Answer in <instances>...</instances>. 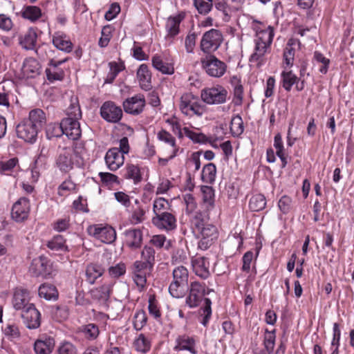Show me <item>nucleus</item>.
Here are the masks:
<instances>
[{
  "mask_svg": "<svg viewBox=\"0 0 354 354\" xmlns=\"http://www.w3.org/2000/svg\"><path fill=\"white\" fill-rule=\"evenodd\" d=\"M210 216L205 213L195 212L191 218L192 231L198 239V248L207 250L218 237V231L215 225L209 223Z\"/></svg>",
  "mask_w": 354,
  "mask_h": 354,
  "instance_id": "nucleus-1",
  "label": "nucleus"
},
{
  "mask_svg": "<svg viewBox=\"0 0 354 354\" xmlns=\"http://www.w3.org/2000/svg\"><path fill=\"white\" fill-rule=\"evenodd\" d=\"M172 281L169 286L170 295L176 299L183 298L187 292L189 272L183 266H176L172 272Z\"/></svg>",
  "mask_w": 354,
  "mask_h": 354,
  "instance_id": "nucleus-2",
  "label": "nucleus"
},
{
  "mask_svg": "<svg viewBox=\"0 0 354 354\" xmlns=\"http://www.w3.org/2000/svg\"><path fill=\"white\" fill-rule=\"evenodd\" d=\"M179 108L183 115L189 118L201 117L204 113V106L200 99L192 93H185L181 96Z\"/></svg>",
  "mask_w": 354,
  "mask_h": 354,
  "instance_id": "nucleus-3",
  "label": "nucleus"
},
{
  "mask_svg": "<svg viewBox=\"0 0 354 354\" xmlns=\"http://www.w3.org/2000/svg\"><path fill=\"white\" fill-rule=\"evenodd\" d=\"M56 166L63 173L71 171L74 166L81 167L83 160L80 155L70 149H63L56 158Z\"/></svg>",
  "mask_w": 354,
  "mask_h": 354,
  "instance_id": "nucleus-4",
  "label": "nucleus"
},
{
  "mask_svg": "<svg viewBox=\"0 0 354 354\" xmlns=\"http://www.w3.org/2000/svg\"><path fill=\"white\" fill-rule=\"evenodd\" d=\"M39 50L44 51L47 57H49L48 67L46 68L47 80L50 82L62 80L64 77V71L60 68V66L66 62L68 58L59 60L50 58L51 54L54 53V50L48 46L43 47Z\"/></svg>",
  "mask_w": 354,
  "mask_h": 354,
  "instance_id": "nucleus-5",
  "label": "nucleus"
},
{
  "mask_svg": "<svg viewBox=\"0 0 354 354\" xmlns=\"http://www.w3.org/2000/svg\"><path fill=\"white\" fill-rule=\"evenodd\" d=\"M187 292L185 304L189 308H195L200 306L205 296L209 295V290L204 283L194 281L189 283Z\"/></svg>",
  "mask_w": 354,
  "mask_h": 354,
  "instance_id": "nucleus-6",
  "label": "nucleus"
},
{
  "mask_svg": "<svg viewBox=\"0 0 354 354\" xmlns=\"http://www.w3.org/2000/svg\"><path fill=\"white\" fill-rule=\"evenodd\" d=\"M223 40V35L219 30L212 28L206 31L200 42L201 50L208 55L218 50Z\"/></svg>",
  "mask_w": 354,
  "mask_h": 354,
  "instance_id": "nucleus-7",
  "label": "nucleus"
},
{
  "mask_svg": "<svg viewBox=\"0 0 354 354\" xmlns=\"http://www.w3.org/2000/svg\"><path fill=\"white\" fill-rule=\"evenodd\" d=\"M227 91L221 85L203 88L201 97L203 102L209 105L221 104L226 102Z\"/></svg>",
  "mask_w": 354,
  "mask_h": 354,
  "instance_id": "nucleus-8",
  "label": "nucleus"
},
{
  "mask_svg": "<svg viewBox=\"0 0 354 354\" xmlns=\"http://www.w3.org/2000/svg\"><path fill=\"white\" fill-rule=\"evenodd\" d=\"M54 129L56 131L55 136L64 134L68 139L72 140H78L82 135L79 120L71 118L62 119L59 126H55Z\"/></svg>",
  "mask_w": 354,
  "mask_h": 354,
  "instance_id": "nucleus-9",
  "label": "nucleus"
},
{
  "mask_svg": "<svg viewBox=\"0 0 354 354\" xmlns=\"http://www.w3.org/2000/svg\"><path fill=\"white\" fill-rule=\"evenodd\" d=\"M202 68L212 77H221L227 71L226 64L214 55H207L201 60Z\"/></svg>",
  "mask_w": 354,
  "mask_h": 354,
  "instance_id": "nucleus-10",
  "label": "nucleus"
},
{
  "mask_svg": "<svg viewBox=\"0 0 354 354\" xmlns=\"http://www.w3.org/2000/svg\"><path fill=\"white\" fill-rule=\"evenodd\" d=\"M87 231L89 235L106 244H111L116 239L115 230L109 225H93L88 227Z\"/></svg>",
  "mask_w": 354,
  "mask_h": 354,
  "instance_id": "nucleus-11",
  "label": "nucleus"
},
{
  "mask_svg": "<svg viewBox=\"0 0 354 354\" xmlns=\"http://www.w3.org/2000/svg\"><path fill=\"white\" fill-rule=\"evenodd\" d=\"M122 110L114 102L106 101L100 107V115L106 122L117 123L122 118Z\"/></svg>",
  "mask_w": 354,
  "mask_h": 354,
  "instance_id": "nucleus-12",
  "label": "nucleus"
},
{
  "mask_svg": "<svg viewBox=\"0 0 354 354\" xmlns=\"http://www.w3.org/2000/svg\"><path fill=\"white\" fill-rule=\"evenodd\" d=\"M25 119L16 127L17 137L26 142L33 144L37 141L39 131L35 127Z\"/></svg>",
  "mask_w": 354,
  "mask_h": 354,
  "instance_id": "nucleus-13",
  "label": "nucleus"
},
{
  "mask_svg": "<svg viewBox=\"0 0 354 354\" xmlns=\"http://www.w3.org/2000/svg\"><path fill=\"white\" fill-rule=\"evenodd\" d=\"M52 270L50 261L43 256L34 259L29 268L32 275L44 278L49 277L51 274Z\"/></svg>",
  "mask_w": 354,
  "mask_h": 354,
  "instance_id": "nucleus-14",
  "label": "nucleus"
},
{
  "mask_svg": "<svg viewBox=\"0 0 354 354\" xmlns=\"http://www.w3.org/2000/svg\"><path fill=\"white\" fill-rule=\"evenodd\" d=\"M151 223L159 230L167 232L175 230L177 227L176 218L171 212L153 216Z\"/></svg>",
  "mask_w": 354,
  "mask_h": 354,
  "instance_id": "nucleus-15",
  "label": "nucleus"
},
{
  "mask_svg": "<svg viewBox=\"0 0 354 354\" xmlns=\"http://www.w3.org/2000/svg\"><path fill=\"white\" fill-rule=\"evenodd\" d=\"M30 210V201L26 197H21L12 207L11 217L15 221L21 223L28 218Z\"/></svg>",
  "mask_w": 354,
  "mask_h": 354,
  "instance_id": "nucleus-16",
  "label": "nucleus"
},
{
  "mask_svg": "<svg viewBox=\"0 0 354 354\" xmlns=\"http://www.w3.org/2000/svg\"><path fill=\"white\" fill-rule=\"evenodd\" d=\"M152 268L136 261L132 265V279L140 290H142L147 284V277L152 271Z\"/></svg>",
  "mask_w": 354,
  "mask_h": 354,
  "instance_id": "nucleus-17",
  "label": "nucleus"
},
{
  "mask_svg": "<svg viewBox=\"0 0 354 354\" xmlns=\"http://www.w3.org/2000/svg\"><path fill=\"white\" fill-rule=\"evenodd\" d=\"M122 106L127 113L138 115L143 111L145 106V97L138 94L128 97L123 102Z\"/></svg>",
  "mask_w": 354,
  "mask_h": 354,
  "instance_id": "nucleus-18",
  "label": "nucleus"
},
{
  "mask_svg": "<svg viewBox=\"0 0 354 354\" xmlns=\"http://www.w3.org/2000/svg\"><path fill=\"white\" fill-rule=\"evenodd\" d=\"M21 317L24 324L29 329L38 328L41 325V313L33 304L28 305L22 311Z\"/></svg>",
  "mask_w": 354,
  "mask_h": 354,
  "instance_id": "nucleus-19",
  "label": "nucleus"
},
{
  "mask_svg": "<svg viewBox=\"0 0 354 354\" xmlns=\"http://www.w3.org/2000/svg\"><path fill=\"white\" fill-rule=\"evenodd\" d=\"M112 290V284L104 283L91 289L88 292L92 301L100 306H105L109 301Z\"/></svg>",
  "mask_w": 354,
  "mask_h": 354,
  "instance_id": "nucleus-20",
  "label": "nucleus"
},
{
  "mask_svg": "<svg viewBox=\"0 0 354 354\" xmlns=\"http://www.w3.org/2000/svg\"><path fill=\"white\" fill-rule=\"evenodd\" d=\"M201 192L203 200L201 209L196 212L205 213L210 216L215 208L214 189L210 186L204 185L201 187Z\"/></svg>",
  "mask_w": 354,
  "mask_h": 354,
  "instance_id": "nucleus-21",
  "label": "nucleus"
},
{
  "mask_svg": "<svg viewBox=\"0 0 354 354\" xmlns=\"http://www.w3.org/2000/svg\"><path fill=\"white\" fill-rule=\"evenodd\" d=\"M186 14L184 11L178 12L175 15H170L166 20L165 30L167 37L174 38L180 32V26L185 19Z\"/></svg>",
  "mask_w": 354,
  "mask_h": 354,
  "instance_id": "nucleus-22",
  "label": "nucleus"
},
{
  "mask_svg": "<svg viewBox=\"0 0 354 354\" xmlns=\"http://www.w3.org/2000/svg\"><path fill=\"white\" fill-rule=\"evenodd\" d=\"M175 351H186L191 354H197L196 339L192 336L187 335H179L176 339V345L174 347Z\"/></svg>",
  "mask_w": 354,
  "mask_h": 354,
  "instance_id": "nucleus-23",
  "label": "nucleus"
},
{
  "mask_svg": "<svg viewBox=\"0 0 354 354\" xmlns=\"http://www.w3.org/2000/svg\"><path fill=\"white\" fill-rule=\"evenodd\" d=\"M254 24H257L258 25H253V28L256 32L257 38L255 39V41L258 43H262L263 44H266L268 46H270L273 38L274 36V31L273 27L268 26L264 29H261L259 25L261 24L258 21H254Z\"/></svg>",
  "mask_w": 354,
  "mask_h": 354,
  "instance_id": "nucleus-24",
  "label": "nucleus"
},
{
  "mask_svg": "<svg viewBox=\"0 0 354 354\" xmlns=\"http://www.w3.org/2000/svg\"><path fill=\"white\" fill-rule=\"evenodd\" d=\"M104 160L108 169L114 171L123 165L124 158L118 147H113L108 150Z\"/></svg>",
  "mask_w": 354,
  "mask_h": 354,
  "instance_id": "nucleus-25",
  "label": "nucleus"
},
{
  "mask_svg": "<svg viewBox=\"0 0 354 354\" xmlns=\"http://www.w3.org/2000/svg\"><path fill=\"white\" fill-rule=\"evenodd\" d=\"M52 43L59 50L69 53L73 50V44L66 33L57 31L52 35Z\"/></svg>",
  "mask_w": 354,
  "mask_h": 354,
  "instance_id": "nucleus-26",
  "label": "nucleus"
},
{
  "mask_svg": "<svg viewBox=\"0 0 354 354\" xmlns=\"http://www.w3.org/2000/svg\"><path fill=\"white\" fill-rule=\"evenodd\" d=\"M193 271L199 277L206 279L210 275L209 270V263L207 258L195 256L192 259Z\"/></svg>",
  "mask_w": 354,
  "mask_h": 354,
  "instance_id": "nucleus-27",
  "label": "nucleus"
},
{
  "mask_svg": "<svg viewBox=\"0 0 354 354\" xmlns=\"http://www.w3.org/2000/svg\"><path fill=\"white\" fill-rule=\"evenodd\" d=\"M41 66L39 62L33 57H28L24 59L21 68V73L24 78H35L40 74Z\"/></svg>",
  "mask_w": 354,
  "mask_h": 354,
  "instance_id": "nucleus-28",
  "label": "nucleus"
},
{
  "mask_svg": "<svg viewBox=\"0 0 354 354\" xmlns=\"http://www.w3.org/2000/svg\"><path fill=\"white\" fill-rule=\"evenodd\" d=\"M124 241L131 249L140 247L142 241V232L140 229L131 228L126 230L124 233Z\"/></svg>",
  "mask_w": 354,
  "mask_h": 354,
  "instance_id": "nucleus-29",
  "label": "nucleus"
},
{
  "mask_svg": "<svg viewBox=\"0 0 354 354\" xmlns=\"http://www.w3.org/2000/svg\"><path fill=\"white\" fill-rule=\"evenodd\" d=\"M156 137L158 141L171 147L170 158H174L178 155L180 147L176 144V138L169 131L165 129H161L157 133Z\"/></svg>",
  "mask_w": 354,
  "mask_h": 354,
  "instance_id": "nucleus-30",
  "label": "nucleus"
},
{
  "mask_svg": "<svg viewBox=\"0 0 354 354\" xmlns=\"http://www.w3.org/2000/svg\"><path fill=\"white\" fill-rule=\"evenodd\" d=\"M54 346V338L50 336L43 335L35 341L34 350L36 354H50Z\"/></svg>",
  "mask_w": 354,
  "mask_h": 354,
  "instance_id": "nucleus-31",
  "label": "nucleus"
},
{
  "mask_svg": "<svg viewBox=\"0 0 354 354\" xmlns=\"http://www.w3.org/2000/svg\"><path fill=\"white\" fill-rule=\"evenodd\" d=\"M29 292L25 289L17 288L15 290L12 297V305L15 310L22 311L30 305Z\"/></svg>",
  "mask_w": 354,
  "mask_h": 354,
  "instance_id": "nucleus-32",
  "label": "nucleus"
},
{
  "mask_svg": "<svg viewBox=\"0 0 354 354\" xmlns=\"http://www.w3.org/2000/svg\"><path fill=\"white\" fill-rule=\"evenodd\" d=\"M137 78L142 90L149 91L151 86V74L147 64H141L137 71Z\"/></svg>",
  "mask_w": 354,
  "mask_h": 354,
  "instance_id": "nucleus-33",
  "label": "nucleus"
},
{
  "mask_svg": "<svg viewBox=\"0 0 354 354\" xmlns=\"http://www.w3.org/2000/svg\"><path fill=\"white\" fill-rule=\"evenodd\" d=\"M37 39V34L33 28H30L19 37V45L26 50H34Z\"/></svg>",
  "mask_w": 354,
  "mask_h": 354,
  "instance_id": "nucleus-34",
  "label": "nucleus"
},
{
  "mask_svg": "<svg viewBox=\"0 0 354 354\" xmlns=\"http://www.w3.org/2000/svg\"><path fill=\"white\" fill-rule=\"evenodd\" d=\"M104 272V268L97 263L87 265L85 270L86 281L90 285L94 284L97 279L101 277Z\"/></svg>",
  "mask_w": 354,
  "mask_h": 354,
  "instance_id": "nucleus-35",
  "label": "nucleus"
},
{
  "mask_svg": "<svg viewBox=\"0 0 354 354\" xmlns=\"http://www.w3.org/2000/svg\"><path fill=\"white\" fill-rule=\"evenodd\" d=\"M270 47L262 43L255 41L254 51L250 57V62L261 66L265 63V55Z\"/></svg>",
  "mask_w": 354,
  "mask_h": 354,
  "instance_id": "nucleus-36",
  "label": "nucleus"
},
{
  "mask_svg": "<svg viewBox=\"0 0 354 354\" xmlns=\"http://www.w3.org/2000/svg\"><path fill=\"white\" fill-rule=\"evenodd\" d=\"M25 120L35 124V127L40 131L46 122V113L40 109H35L29 112L28 118Z\"/></svg>",
  "mask_w": 354,
  "mask_h": 354,
  "instance_id": "nucleus-37",
  "label": "nucleus"
},
{
  "mask_svg": "<svg viewBox=\"0 0 354 354\" xmlns=\"http://www.w3.org/2000/svg\"><path fill=\"white\" fill-rule=\"evenodd\" d=\"M141 263L149 268H153L156 263V251L151 245H145L140 253V260H138Z\"/></svg>",
  "mask_w": 354,
  "mask_h": 354,
  "instance_id": "nucleus-38",
  "label": "nucleus"
},
{
  "mask_svg": "<svg viewBox=\"0 0 354 354\" xmlns=\"http://www.w3.org/2000/svg\"><path fill=\"white\" fill-rule=\"evenodd\" d=\"M38 293L41 298L48 301H55L59 296L56 287L50 283L41 284L39 288Z\"/></svg>",
  "mask_w": 354,
  "mask_h": 354,
  "instance_id": "nucleus-39",
  "label": "nucleus"
},
{
  "mask_svg": "<svg viewBox=\"0 0 354 354\" xmlns=\"http://www.w3.org/2000/svg\"><path fill=\"white\" fill-rule=\"evenodd\" d=\"M46 246L52 251L65 252L69 249L66 244V240L62 235H55L47 242Z\"/></svg>",
  "mask_w": 354,
  "mask_h": 354,
  "instance_id": "nucleus-40",
  "label": "nucleus"
},
{
  "mask_svg": "<svg viewBox=\"0 0 354 354\" xmlns=\"http://www.w3.org/2000/svg\"><path fill=\"white\" fill-rule=\"evenodd\" d=\"M133 346L138 352L145 354L148 353L151 349V338L147 337L143 333H140L135 339Z\"/></svg>",
  "mask_w": 354,
  "mask_h": 354,
  "instance_id": "nucleus-41",
  "label": "nucleus"
},
{
  "mask_svg": "<svg viewBox=\"0 0 354 354\" xmlns=\"http://www.w3.org/2000/svg\"><path fill=\"white\" fill-rule=\"evenodd\" d=\"M151 62L153 67L162 73L167 75L174 73V67L170 64L165 62L161 55L157 54L153 55Z\"/></svg>",
  "mask_w": 354,
  "mask_h": 354,
  "instance_id": "nucleus-42",
  "label": "nucleus"
},
{
  "mask_svg": "<svg viewBox=\"0 0 354 354\" xmlns=\"http://www.w3.org/2000/svg\"><path fill=\"white\" fill-rule=\"evenodd\" d=\"M231 84L233 86V103L235 106L242 104L243 99V87L241 81L236 77H233L231 80Z\"/></svg>",
  "mask_w": 354,
  "mask_h": 354,
  "instance_id": "nucleus-43",
  "label": "nucleus"
},
{
  "mask_svg": "<svg viewBox=\"0 0 354 354\" xmlns=\"http://www.w3.org/2000/svg\"><path fill=\"white\" fill-rule=\"evenodd\" d=\"M149 243L157 249L164 248L169 251L172 246V241L167 239L164 234H156L151 237Z\"/></svg>",
  "mask_w": 354,
  "mask_h": 354,
  "instance_id": "nucleus-44",
  "label": "nucleus"
},
{
  "mask_svg": "<svg viewBox=\"0 0 354 354\" xmlns=\"http://www.w3.org/2000/svg\"><path fill=\"white\" fill-rule=\"evenodd\" d=\"M281 83L283 88L286 91H290L299 78L292 71H283L281 73Z\"/></svg>",
  "mask_w": 354,
  "mask_h": 354,
  "instance_id": "nucleus-45",
  "label": "nucleus"
},
{
  "mask_svg": "<svg viewBox=\"0 0 354 354\" xmlns=\"http://www.w3.org/2000/svg\"><path fill=\"white\" fill-rule=\"evenodd\" d=\"M21 15L24 19L34 22L41 17V10L39 7L27 6L23 8L21 11Z\"/></svg>",
  "mask_w": 354,
  "mask_h": 354,
  "instance_id": "nucleus-46",
  "label": "nucleus"
},
{
  "mask_svg": "<svg viewBox=\"0 0 354 354\" xmlns=\"http://www.w3.org/2000/svg\"><path fill=\"white\" fill-rule=\"evenodd\" d=\"M170 202L162 198L159 197L156 198L153 203V212L154 216L159 215V214H165L169 212L171 210Z\"/></svg>",
  "mask_w": 354,
  "mask_h": 354,
  "instance_id": "nucleus-47",
  "label": "nucleus"
},
{
  "mask_svg": "<svg viewBox=\"0 0 354 354\" xmlns=\"http://www.w3.org/2000/svg\"><path fill=\"white\" fill-rule=\"evenodd\" d=\"M216 175V165L214 163H208L203 168L201 179L204 183L212 184L215 181Z\"/></svg>",
  "mask_w": 354,
  "mask_h": 354,
  "instance_id": "nucleus-48",
  "label": "nucleus"
},
{
  "mask_svg": "<svg viewBox=\"0 0 354 354\" xmlns=\"http://www.w3.org/2000/svg\"><path fill=\"white\" fill-rule=\"evenodd\" d=\"M19 165L17 158H12L8 160H3L0 161V174L11 175L15 169Z\"/></svg>",
  "mask_w": 354,
  "mask_h": 354,
  "instance_id": "nucleus-49",
  "label": "nucleus"
},
{
  "mask_svg": "<svg viewBox=\"0 0 354 354\" xmlns=\"http://www.w3.org/2000/svg\"><path fill=\"white\" fill-rule=\"evenodd\" d=\"M275 340L276 330L274 329L269 330L266 328L263 336V344L268 354H271L273 352L275 346Z\"/></svg>",
  "mask_w": 354,
  "mask_h": 354,
  "instance_id": "nucleus-50",
  "label": "nucleus"
},
{
  "mask_svg": "<svg viewBox=\"0 0 354 354\" xmlns=\"http://www.w3.org/2000/svg\"><path fill=\"white\" fill-rule=\"evenodd\" d=\"M266 206V200L261 194H255L250 200L249 207L252 212H259Z\"/></svg>",
  "mask_w": 354,
  "mask_h": 354,
  "instance_id": "nucleus-51",
  "label": "nucleus"
},
{
  "mask_svg": "<svg viewBox=\"0 0 354 354\" xmlns=\"http://www.w3.org/2000/svg\"><path fill=\"white\" fill-rule=\"evenodd\" d=\"M292 45L293 40L290 39L283 50V64L286 67H291L293 65L295 49L293 48Z\"/></svg>",
  "mask_w": 354,
  "mask_h": 354,
  "instance_id": "nucleus-52",
  "label": "nucleus"
},
{
  "mask_svg": "<svg viewBox=\"0 0 354 354\" xmlns=\"http://www.w3.org/2000/svg\"><path fill=\"white\" fill-rule=\"evenodd\" d=\"M205 306L200 309V315L201 317V319L200 320V323L206 326L211 318L212 316V301L209 298H205Z\"/></svg>",
  "mask_w": 354,
  "mask_h": 354,
  "instance_id": "nucleus-53",
  "label": "nucleus"
},
{
  "mask_svg": "<svg viewBox=\"0 0 354 354\" xmlns=\"http://www.w3.org/2000/svg\"><path fill=\"white\" fill-rule=\"evenodd\" d=\"M244 131V126L242 118L236 115L232 118L230 123V131L234 137H239Z\"/></svg>",
  "mask_w": 354,
  "mask_h": 354,
  "instance_id": "nucleus-54",
  "label": "nucleus"
},
{
  "mask_svg": "<svg viewBox=\"0 0 354 354\" xmlns=\"http://www.w3.org/2000/svg\"><path fill=\"white\" fill-rule=\"evenodd\" d=\"M68 315V309L65 306H53L51 308L53 318L59 322L66 319Z\"/></svg>",
  "mask_w": 354,
  "mask_h": 354,
  "instance_id": "nucleus-55",
  "label": "nucleus"
},
{
  "mask_svg": "<svg viewBox=\"0 0 354 354\" xmlns=\"http://www.w3.org/2000/svg\"><path fill=\"white\" fill-rule=\"evenodd\" d=\"M148 303V310L149 315L152 316L156 320L159 321L161 318V313L158 306V302L156 299L155 295H149Z\"/></svg>",
  "mask_w": 354,
  "mask_h": 354,
  "instance_id": "nucleus-56",
  "label": "nucleus"
},
{
  "mask_svg": "<svg viewBox=\"0 0 354 354\" xmlns=\"http://www.w3.org/2000/svg\"><path fill=\"white\" fill-rule=\"evenodd\" d=\"M125 178L132 179L134 183H138L142 180L140 168L135 165H127L126 167Z\"/></svg>",
  "mask_w": 354,
  "mask_h": 354,
  "instance_id": "nucleus-57",
  "label": "nucleus"
},
{
  "mask_svg": "<svg viewBox=\"0 0 354 354\" xmlns=\"http://www.w3.org/2000/svg\"><path fill=\"white\" fill-rule=\"evenodd\" d=\"M147 316L142 310H137L133 316V327L136 330H140L147 324Z\"/></svg>",
  "mask_w": 354,
  "mask_h": 354,
  "instance_id": "nucleus-58",
  "label": "nucleus"
},
{
  "mask_svg": "<svg viewBox=\"0 0 354 354\" xmlns=\"http://www.w3.org/2000/svg\"><path fill=\"white\" fill-rule=\"evenodd\" d=\"M183 130L184 131L185 135L190 140H192L194 142L205 144L207 141V136L202 133L193 131L188 127H184Z\"/></svg>",
  "mask_w": 354,
  "mask_h": 354,
  "instance_id": "nucleus-59",
  "label": "nucleus"
},
{
  "mask_svg": "<svg viewBox=\"0 0 354 354\" xmlns=\"http://www.w3.org/2000/svg\"><path fill=\"white\" fill-rule=\"evenodd\" d=\"M127 267L125 263L120 262L114 266H111L108 269V273L110 277L118 279L125 274Z\"/></svg>",
  "mask_w": 354,
  "mask_h": 354,
  "instance_id": "nucleus-60",
  "label": "nucleus"
},
{
  "mask_svg": "<svg viewBox=\"0 0 354 354\" xmlns=\"http://www.w3.org/2000/svg\"><path fill=\"white\" fill-rule=\"evenodd\" d=\"M39 153L35 159L34 163L36 165L41 166L44 169H47V159L48 157V149L44 145H39Z\"/></svg>",
  "mask_w": 354,
  "mask_h": 354,
  "instance_id": "nucleus-61",
  "label": "nucleus"
},
{
  "mask_svg": "<svg viewBox=\"0 0 354 354\" xmlns=\"http://www.w3.org/2000/svg\"><path fill=\"white\" fill-rule=\"evenodd\" d=\"M194 4L200 14L206 15L212 8V0H194Z\"/></svg>",
  "mask_w": 354,
  "mask_h": 354,
  "instance_id": "nucleus-62",
  "label": "nucleus"
},
{
  "mask_svg": "<svg viewBox=\"0 0 354 354\" xmlns=\"http://www.w3.org/2000/svg\"><path fill=\"white\" fill-rule=\"evenodd\" d=\"M82 332L85 337L91 340L95 339L100 333L99 328L95 324H88L84 326Z\"/></svg>",
  "mask_w": 354,
  "mask_h": 354,
  "instance_id": "nucleus-63",
  "label": "nucleus"
},
{
  "mask_svg": "<svg viewBox=\"0 0 354 354\" xmlns=\"http://www.w3.org/2000/svg\"><path fill=\"white\" fill-rule=\"evenodd\" d=\"M111 38V27L109 26H104L102 32L101 37L98 41V45L101 48H105L108 46Z\"/></svg>",
  "mask_w": 354,
  "mask_h": 354,
  "instance_id": "nucleus-64",
  "label": "nucleus"
}]
</instances>
